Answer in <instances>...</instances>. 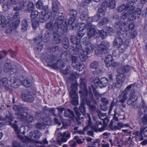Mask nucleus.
Listing matches in <instances>:
<instances>
[{
	"instance_id": "obj_1",
	"label": "nucleus",
	"mask_w": 147,
	"mask_h": 147,
	"mask_svg": "<svg viewBox=\"0 0 147 147\" xmlns=\"http://www.w3.org/2000/svg\"><path fill=\"white\" fill-rule=\"evenodd\" d=\"M90 91L89 96H84L81 98L82 100V102L81 103L80 106L78 109L77 107L74 108L77 118L78 119H83L86 115V109L84 106V104H86L89 107L90 110L92 114H94L97 111V109L96 106L93 105H91L90 102H92L94 104H96L97 103L94 98L93 94H92L90 88H89Z\"/></svg>"
},
{
	"instance_id": "obj_2",
	"label": "nucleus",
	"mask_w": 147,
	"mask_h": 147,
	"mask_svg": "<svg viewBox=\"0 0 147 147\" xmlns=\"http://www.w3.org/2000/svg\"><path fill=\"white\" fill-rule=\"evenodd\" d=\"M78 84L75 82L71 83L70 86L71 90L69 92V95L72 98V103L75 106L78 104V96L76 92L77 89Z\"/></svg>"
},
{
	"instance_id": "obj_3",
	"label": "nucleus",
	"mask_w": 147,
	"mask_h": 147,
	"mask_svg": "<svg viewBox=\"0 0 147 147\" xmlns=\"http://www.w3.org/2000/svg\"><path fill=\"white\" fill-rule=\"evenodd\" d=\"M59 29L58 30L55 29L54 28H53V40L55 44H58L60 43L62 41L63 37L61 34H63L66 33L67 28H64V30Z\"/></svg>"
},
{
	"instance_id": "obj_4",
	"label": "nucleus",
	"mask_w": 147,
	"mask_h": 147,
	"mask_svg": "<svg viewBox=\"0 0 147 147\" xmlns=\"http://www.w3.org/2000/svg\"><path fill=\"white\" fill-rule=\"evenodd\" d=\"M86 29L88 30L87 34L88 36L91 37L95 36L97 34V30H96L94 26L92 25L91 23H88L87 24H85L82 23L80 26L79 28V30H83L84 29Z\"/></svg>"
},
{
	"instance_id": "obj_5",
	"label": "nucleus",
	"mask_w": 147,
	"mask_h": 147,
	"mask_svg": "<svg viewBox=\"0 0 147 147\" xmlns=\"http://www.w3.org/2000/svg\"><path fill=\"white\" fill-rule=\"evenodd\" d=\"M64 17L62 16H59L54 23L53 28H54L55 29L58 30L59 29L64 30L66 27V32L68 31V24L66 21L64 24Z\"/></svg>"
},
{
	"instance_id": "obj_6",
	"label": "nucleus",
	"mask_w": 147,
	"mask_h": 147,
	"mask_svg": "<svg viewBox=\"0 0 147 147\" xmlns=\"http://www.w3.org/2000/svg\"><path fill=\"white\" fill-rule=\"evenodd\" d=\"M93 81L96 86H98L101 88L105 87L109 83L108 79L105 77L100 78L96 77Z\"/></svg>"
},
{
	"instance_id": "obj_7",
	"label": "nucleus",
	"mask_w": 147,
	"mask_h": 147,
	"mask_svg": "<svg viewBox=\"0 0 147 147\" xmlns=\"http://www.w3.org/2000/svg\"><path fill=\"white\" fill-rule=\"evenodd\" d=\"M109 47V43L107 42H103L100 44L98 47V49L95 51L97 55L105 54L108 52Z\"/></svg>"
},
{
	"instance_id": "obj_8",
	"label": "nucleus",
	"mask_w": 147,
	"mask_h": 147,
	"mask_svg": "<svg viewBox=\"0 0 147 147\" xmlns=\"http://www.w3.org/2000/svg\"><path fill=\"white\" fill-rule=\"evenodd\" d=\"M80 86L82 89L79 92V93L81 94V97L87 96L88 95V90L86 87V80L85 78H80Z\"/></svg>"
},
{
	"instance_id": "obj_9",
	"label": "nucleus",
	"mask_w": 147,
	"mask_h": 147,
	"mask_svg": "<svg viewBox=\"0 0 147 147\" xmlns=\"http://www.w3.org/2000/svg\"><path fill=\"white\" fill-rule=\"evenodd\" d=\"M44 58L47 63V65L51 67L53 63L56 60L57 58L54 55L46 54L44 55Z\"/></svg>"
},
{
	"instance_id": "obj_10",
	"label": "nucleus",
	"mask_w": 147,
	"mask_h": 147,
	"mask_svg": "<svg viewBox=\"0 0 147 147\" xmlns=\"http://www.w3.org/2000/svg\"><path fill=\"white\" fill-rule=\"evenodd\" d=\"M21 97L23 101L28 102H32L34 100V97L29 92L22 94Z\"/></svg>"
},
{
	"instance_id": "obj_11",
	"label": "nucleus",
	"mask_w": 147,
	"mask_h": 147,
	"mask_svg": "<svg viewBox=\"0 0 147 147\" xmlns=\"http://www.w3.org/2000/svg\"><path fill=\"white\" fill-rule=\"evenodd\" d=\"M83 44L86 45L85 49L86 50L92 51L94 49V47L90 42V39L87 37H85L82 40Z\"/></svg>"
},
{
	"instance_id": "obj_12",
	"label": "nucleus",
	"mask_w": 147,
	"mask_h": 147,
	"mask_svg": "<svg viewBox=\"0 0 147 147\" xmlns=\"http://www.w3.org/2000/svg\"><path fill=\"white\" fill-rule=\"evenodd\" d=\"M125 76L124 74L122 73H119L116 76V81L117 84L116 83H113V85L115 88H118L119 86L118 85L122 83L125 80Z\"/></svg>"
},
{
	"instance_id": "obj_13",
	"label": "nucleus",
	"mask_w": 147,
	"mask_h": 147,
	"mask_svg": "<svg viewBox=\"0 0 147 147\" xmlns=\"http://www.w3.org/2000/svg\"><path fill=\"white\" fill-rule=\"evenodd\" d=\"M10 83V87L11 86L14 88H17L21 84V81L18 79H17L13 76H11L9 80Z\"/></svg>"
},
{
	"instance_id": "obj_14",
	"label": "nucleus",
	"mask_w": 147,
	"mask_h": 147,
	"mask_svg": "<svg viewBox=\"0 0 147 147\" xmlns=\"http://www.w3.org/2000/svg\"><path fill=\"white\" fill-rule=\"evenodd\" d=\"M51 67L54 69H61L65 67V64L63 61L61 60L56 59L55 62H54L52 65Z\"/></svg>"
},
{
	"instance_id": "obj_15",
	"label": "nucleus",
	"mask_w": 147,
	"mask_h": 147,
	"mask_svg": "<svg viewBox=\"0 0 147 147\" xmlns=\"http://www.w3.org/2000/svg\"><path fill=\"white\" fill-rule=\"evenodd\" d=\"M92 51L89 50H86L85 49H84L82 52H80L79 57L80 60L82 61H85L87 58V55Z\"/></svg>"
},
{
	"instance_id": "obj_16",
	"label": "nucleus",
	"mask_w": 147,
	"mask_h": 147,
	"mask_svg": "<svg viewBox=\"0 0 147 147\" xmlns=\"http://www.w3.org/2000/svg\"><path fill=\"white\" fill-rule=\"evenodd\" d=\"M60 136L61 138L60 140L58 141L60 145L61 144V142H65L70 137V134L68 132H64L63 133H61Z\"/></svg>"
},
{
	"instance_id": "obj_17",
	"label": "nucleus",
	"mask_w": 147,
	"mask_h": 147,
	"mask_svg": "<svg viewBox=\"0 0 147 147\" xmlns=\"http://www.w3.org/2000/svg\"><path fill=\"white\" fill-rule=\"evenodd\" d=\"M136 83H134L133 84H130L129 86L127 87L124 90V92L127 94H129L130 96H131L135 95L136 92V91L134 89H131L132 88L134 87Z\"/></svg>"
},
{
	"instance_id": "obj_18",
	"label": "nucleus",
	"mask_w": 147,
	"mask_h": 147,
	"mask_svg": "<svg viewBox=\"0 0 147 147\" xmlns=\"http://www.w3.org/2000/svg\"><path fill=\"white\" fill-rule=\"evenodd\" d=\"M42 134L38 130L31 131L30 134V139L32 140L36 141L41 136Z\"/></svg>"
},
{
	"instance_id": "obj_19",
	"label": "nucleus",
	"mask_w": 147,
	"mask_h": 147,
	"mask_svg": "<svg viewBox=\"0 0 147 147\" xmlns=\"http://www.w3.org/2000/svg\"><path fill=\"white\" fill-rule=\"evenodd\" d=\"M138 97L136 95L130 96L127 101V104L128 105L133 107L135 106L137 104Z\"/></svg>"
},
{
	"instance_id": "obj_20",
	"label": "nucleus",
	"mask_w": 147,
	"mask_h": 147,
	"mask_svg": "<svg viewBox=\"0 0 147 147\" xmlns=\"http://www.w3.org/2000/svg\"><path fill=\"white\" fill-rule=\"evenodd\" d=\"M72 65L75 68H78L79 71L82 70V69H81L80 67L81 66V64L79 62H78L77 57L72 56L71 57Z\"/></svg>"
},
{
	"instance_id": "obj_21",
	"label": "nucleus",
	"mask_w": 147,
	"mask_h": 147,
	"mask_svg": "<svg viewBox=\"0 0 147 147\" xmlns=\"http://www.w3.org/2000/svg\"><path fill=\"white\" fill-rule=\"evenodd\" d=\"M52 14L54 16H58L59 14V7L58 3L55 1H53L52 3Z\"/></svg>"
},
{
	"instance_id": "obj_22",
	"label": "nucleus",
	"mask_w": 147,
	"mask_h": 147,
	"mask_svg": "<svg viewBox=\"0 0 147 147\" xmlns=\"http://www.w3.org/2000/svg\"><path fill=\"white\" fill-rule=\"evenodd\" d=\"M26 0H23L22 3L20 2L18 5L14 7L13 10L15 11H18L21 10H26Z\"/></svg>"
},
{
	"instance_id": "obj_23",
	"label": "nucleus",
	"mask_w": 147,
	"mask_h": 147,
	"mask_svg": "<svg viewBox=\"0 0 147 147\" xmlns=\"http://www.w3.org/2000/svg\"><path fill=\"white\" fill-rule=\"evenodd\" d=\"M4 87L6 90H9L10 85L8 83V80L6 78H4L0 81V87Z\"/></svg>"
},
{
	"instance_id": "obj_24",
	"label": "nucleus",
	"mask_w": 147,
	"mask_h": 147,
	"mask_svg": "<svg viewBox=\"0 0 147 147\" xmlns=\"http://www.w3.org/2000/svg\"><path fill=\"white\" fill-rule=\"evenodd\" d=\"M139 123L142 127L146 126L147 124V115H144L142 117L138 118Z\"/></svg>"
},
{
	"instance_id": "obj_25",
	"label": "nucleus",
	"mask_w": 147,
	"mask_h": 147,
	"mask_svg": "<svg viewBox=\"0 0 147 147\" xmlns=\"http://www.w3.org/2000/svg\"><path fill=\"white\" fill-rule=\"evenodd\" d=\"M82 51L83 50L80 41H78V42L76 44V48L73 50V53L75 55H77L80 53V52Z\"/></svg>"
},
{
	"instance_id": "obj_26",
	"label": "nucleus",
	"mask_w": 147,
	"mask_h": 147,
	"mask_svg": "<svg viewBox=\"0 0 147 147\" xmlns=\"http://www.w3.org/2000/svg\"><path fill=\"white\" fill-rule=\"evenodd\" d=\"M141 13V10L140 8H137L136 10L135 11L134 13L131 15V19L129 20V18H128L129 21L134 20L136 18H138Z\"/></svg>"
},
{
	"instance_id": "obj_27",
	"label": "nucleus",
	"mask_w": 147,
	"mask_h": 147,
	"mask_svg": "<svg viewBox=\"0 0 147 147\" xmlns=\"http://www.w3.org/2000/svg\"><path fill=\"white\" fill-rule=\"evenodd\" d=\"M113 42L114 46L119 48L123 45V41L120 36H117L114 39Z\"/></svg>"
},
{
	"instance_id": "obj_28",
	"label": "nucleus",
	"mask_w": 147,
	"mask_h": 147,
	"mask_svg": "<svg viewBox=\"0 0 147 147\" xmlns=\"http://www.w3.org/2000/svg\"><path fill=\"white\" fill-rule=\"evenodd\" d=\"M113 61L112 56L111 55H109L107 56L105 59L104 62L106 66L107 67H111L112 62Z\"/></svg>"
},
{
	"instance_id": "obj_29",
	"label": "nucleus",
	"mask_w": 147,
	"mask_h": 147,
	"mask_svg": "<svg viewBox=\"0 0 147 147\" xmlns=\"http://www.w3.org/2000/svg\"><path fill=\"white\" fill-rule=\"evenodd\" d=\"M64 116L65 117H69L71 118L76 117L77 121L79 120L77 119V116L76 117L75 116L74 113L69 109H68L65 110L64 113Z\"/></svg>"
},
{
	"instance_id": "obj_30",
	"label": "nucleus",
	"mask_w": 147,
	"mask_h": 147,
	"mask_svg": "<svg viewBox=\"0 0 147 147\" xmlns=\"http://www.w3.org/2000/svg\"><path fill=\"white\" fill-rule=\"evenodd\" d=\"M130 67L129 65H125L117 69V72L119 73H122L128 72L130 69Z\"/></svg>"
},
{
	"instance_id": "obj_31",
	"label": "nucleus",
	"mask_w": 147,
	"mask_h": 147,
	"mask_svg": "<svg viewBox=\"0 0 147 147\" xmlns=\"http://www.w3.org/2000/svg\"><path fill=\"white\" fill-rule=\"evenodd\" d=\"M4 71L6 72H8L13 69L11 67V61L7 59L5 61L4 66Z\"/></svg>"
},
{
	"instance_id": "obj_32",
	"label": "nucleus",
	"mask_w": 147,
	"mask_h": 147,
	"mask_svg": "<svg viewBox=\"0 0 147 147\" xmlns=\"http://www.w3.org/2000/svg\"><path fill=\"white\" fill-rule=\"evenodd\" d=\"M52 15L51 13H48V14H45L42 13L39 17V21L41 22H43L48 20Z\"/></svg>"
},
{
	"instance_id": "obj_33",
	"label": "nucleus",
	"mask_w": 147,
	"mask_h": 147,
	"mask_svg": "<svg viewBox=\"0 0 147 147\" xmlns=\"http://www.w3.org/2000/svg\"><path fill=\"white\" fill-rule=\"evenodd\" d=\"M65 78L67 86H69L72 81L75 79V74L72 73L69 76H65Z\"/></svg>"
},
{
	"instance_id": "obj_34",
	"label": "nucleus",
	"mask_w": 147,
	"mask_h": 147,
	"mask_svg": "<svg viewBox=\"0 0 147 147\" xmlns=\"http://www.w3.org/2000/svg\"><path fill=\"white\" fill-rule=\"evenodd\" d=\"M61 57L65 61H67L70 58L69 52L67 51H63L61 54Z\"/></svg>"
},
{
	"instance_id": "obj_35",
	"label": "nucleus",
	"mask_w": 147,
	"mask_h": 147,
	"mask_svg": "<svg viewBox=\"0 0 147 147\" xmlns=\"http://www.w3.org/2000/svg\"><path fill=\"white\" fill-rule=\"evenodd\" d=\"M21 30L24 32L27 30L28 26V21L26 19L23 20L21 24Z\"/></svg>"
},
{
	"instance_id": "obj_36",
	"label": "nucleus",
	"mask_w": 147,
	"mask_h": 147,
	"mask_svg": "<svg viewBox=\"0 0 147 147\" xmlns=\"http://www.w3.org/2000/svg\"><path fill=\"white\" fill-rule=\"evenodd\" d=\"M17 121L15 120L14 123L12 124L10 121H8L6 122V124L7 125H11L12 127L15 131L17 133L18 132V126L16 123H17Z\"/></svg>"
},
{
	"instance_id": "obj_37",
	"label": "nucleus",
	"mask_w": 147,
	"mask_h": 147,
	"mask_svg": "<svg viewBox=\"0 0 147 147\" xmlns=\"http://www.w3.org/2000/svg\"><path fill=\"white\" fill-rule=\"evenodd\" d=\"M35 119L32 114L30 113V114L27 115L25 123L29 124L34 122L35 121Z\"/></svg>"
},
{
	"instance_id": "obj_38",
	"label": "nucleus",
	"mask_w": 147,
	"mask_h": 147,
	"mask_svg": "<svg viewBox=\"0 0 147 147\" xmlns=\"http://www.w3.org/2000/svg\"><path fill=\"white\" fill-rule=\"evenodd\" d=\"M15 115L17 116L18 119H20L24 123L25 122L26 116L20 113H15Z\"/></svg>"
},
{
	"instance_id": "obj_39",
	"label": "nucleus",
	"mask_w": 147,
	"mask_h": 147,
	"mask_svg": "<svg viewBox=\"0 0 147 147\" xmlns=\"http://www.w3.org/2000/svg\"><path fill=\"white\" fill-rule=\"evenodd\" d=\"M100 13H101L102 14H103V13H104V11H102V10H99L98 12L92 17V21L96 22L100 20L101 18V16L100 15Z\"/></svg>"
},
{
	"instance_id": "obj_40",
	"label": "nucleus",
	"mask_w": 147,
	"mask_h": 147,
	"mask_svg": "<svg viewBox=\"0 0 147 147\" xmlns=\"http://www.w3.org/2000/svg\"><path fill=\"white\" fill-rule=\"evenodd\" d=\"M26 11L28 12L31 13L34 9V5L31 2H29L28 4L26 3Z\"/></svg>"
},
{
	"instance_id": "obj_41",
	"label": "nucleus",
	"mask_w": 147,
	"mask_h": 147,
	"mask_svg": "<svg viewBox=\"0 0 147 147\" xmlns=\"http://www.w3.org/2000/svg\"><path fill=\"white\" fill-rule=\"evenodd\" d=\"M127 94L125 92H124V91L119 96L118 98H119V99H120V102L122 103L125 102V100L127 97Z\"/></svg>"
},
{
	"instance_id": "obj_42",
	"label": "nucleus",
	"mask_w": 147,
	"mask_h": 147,
	"mask_svg": "<svg viewBox=\"0 0 147 147\" xmlns=\"http://www.w3.org/2000/svg\"><path fill=\"white\" fill-rule=\"evenodd\" d=\"M130 6L129 5V4L127 3L126 5L123 4L118 7L117 11L119 12H121L125 9H127L130 7Z\"/></svg>"
},
{
	"instance_id": "obj_43",
	"label": "nucleus",
	"mask_w": 147,
	"mask_h": 147,
	"mask_svg": "<svg viewBox=\"0 0 147 147\" xmlns=\"http://www.w3.org/2000/svg\"><path fill=\"white\" fill-rule=\"evenodd\" d=\"M89 88H90L91 90H92L95 96V97H96V99L97 100H99L98 97H100V94L96 90V89L94 88V86L93 85H91V87L89 86ZM88 92L89 93L90 91H89V88H88ZM91 92H92V91H91ZM89 95H88V96H89Z\"/></svg>"
},
{
	"instance_id": "obj_44",
	"label": "nucleus",
	"mask_w": 147,
	"mask_h": 147,
	"mask_svg": "<svg viewBox=\"0 0 147 147\" xmlns=\"http://www.w3.org/2000/svg\"><path fill=\"white\" fill-rule=\"evenodd\" d=\"M63 47L65 49H67L69 46V42L68 38L66 37L63 38V40L62 42Z\"/></svg>"
},
{
	"instance_id": "obj_45",
	"label": "nucleus",
	"mask_w": 147,
	"mask_h": 147,
	"mask_svg": "<svg viewBox=\"0 0 147 147\" xmlns=\"http://www.w3.org/2000/svg\"><path fill=\"white\" fill-rule=\"evenodd\" d=\"M99 66V63L98 61H93L90 64V67L91 68L96 69Z\"/></svg>"
},
{
	"instance_id": "obj_46",
	"label": "nucleus",
	"mask_w": 147,
	"mask_h": 147,
	"mask_svg": "<svg viewBox=\"0 0 147 147\" xmlns=\"http://www.w3.org/2000/svg\"><path fill=\"white\" fill-rule=\"evenodd\" d=\"M97 35L99 36L102 39L106 38L107 36L106 32H105L103 30H97Z\"/></svg>"
},
{
	"instance_id": "obj_47",
	"label": "nucleus",
	"mask_w": 147,
	"mask_h": 147,
	"mask_svg": "<svg viewBox=\"0 0 147 147\" xmlns=\"http://www.w3.org/2000/svg\"><path fill=\"white\" fill-rule=\"evenodd\" d=\"M109 22V21L108 18L104 17L102 18L98 24L100 26H102L108 24Z\"/></svg>"
},
{
	"instance_id": "obj_48",
	"label": "nucleus",
	"mask_w": 147,
	"mask_h": 147,
	"mask_svg": "<svg viewBox=\"0 0 147 147\" xmlns=\"http://www.w3.org/2000/svg\"><path fill=\"white\" fill-rule=\"evenodd\" d=\"M14 117L11 114H10L9 115H7L5 117H0V120H7V119L11 121H13L14 119Z\"/></svg>"
},
{
	"instance_id": "obj_49",
	"label": "nucleus",
	"mask_w": 147,
	"mask_h": 147,
	"mask_svg": "<svg viewBox=\"0 0 147 147\" xmlns=\"http://www.w3.org/2000/svg\"><path fill=\"white\" fill-rule=\"evenodd\" d=\"M128 17L127 18V20L128 21H129L128 18H129V20L130 19H131V16H129V14L128 13L127 11L126 10H125L121 14V18L122 19L124 20L127 17Z\"/></svg>"
},
{
	"instance_id": "obj_50",
	"label": "nucleus",
	"mask_w": 147,
	"mask_h": 147,
	"mask_svg": "<svg viewBox=\"0 0 147 147\" xmlns=\"http://www.w3.org/2000/svg\"><path fill=\"white\" fill-rule=\"evenodd\" d=\"M69 15L73 18H76L77 13L76 11L74 9H70L69 10Z\"/></svg>"
},
{
	"instance_id": "obj_51",
	"label": "nucleus",
	"mask_w": 147,
	"mask_h": 147,
	"mask_svg": "<svg viewBox=\"0 0 147 147\" xmlns=\"http://www.w3.org/2000/svg\"><path fill=\"white\" fill-rule=\"evenodd\" d=\"M59 48L58 46L51 47L48 48V50L51 53H53L59 50Z\"/></svg>"
},
{
	"instance_id": "obj_52",
	"label": "nucleus",
	"mask_w": 147,
	"mask_h": 147,
	"mask_svg": "<svg viewBox=\"0 0 147 147\" xmlns=\"http://www.w3.org/2000/svg\"><path fill=\"white\" fill-rule=\"evenodd\" d=\"M133 5L129 4V5L130 6V7L129 8V9L126 10L129 14V16H131V15L134 13L135 9V7L134 6H133Z\"/></svg>"
},
{
	"instance_id": "obj_53",
	"label": "nucleus",
	"mask_w": 147,
	"mask_h": 147,
	"mask_svg": "<svg viewBox=\"0 0 147 147\" xmlns=\"http://www.w3.org/2000/svg\"><path fill=\"white\" fill-rule=\"evenodd\" d=\"M107 6L111 9H113L115 7V2L113 0H108L107 1Z\"/></svg>"
},
{
	"instance_id": "obj_54",
	"label": "nucleus",
	"mask_w": 147,
	"mask_h": 147,
	"mask_svg": "<svg viewBox=\"0 0 147 147\" xmlns=\"http://www.w3.org/2000/svg\"><path fill=\"white\" fill-rule=\"evenodd\" d=\"M35 126L36 128L39 129H44L45 127L43 123L41 122H38L35 124Z\"/></svg>"
},
{
	"instance_id": "obj_55",
	"label": "nucleus",
	"mask_w": 147,
	"mask_h": 147,
	"mask_svg": "<svg viewBox=\"0 0 147 147\" xmlns=\"http://www.w3.org/2000/svg\"><path fill=\"white\" fill-rule=\"evenodd\" d=\"M70 67L69 66H67L66 68L65 69H61V72L64 75H67L69 74L70 72Z\"/></svg>"
},
{
	"instance_id": "obj_56",
	"label": "nucleus",
	"mask_w": 147,
	"mask_h": 147,
	"mask_svg": "<svg viewBox=\"0 0 147 147\" xmlns=\"http://www.w3.org/2000/svg\"><path fill=\"white\" fill-rule=\"evenodd\" d=\"M10 7V5L7 2L3 4L2 9L3 11H6L9 10Z\"/></svg>"
},
{
	"instance_id": "obj_57",
	"label": "nucleus",
	"mask_w": 147,
	"mask_h": 147,
	"mask_svg": "<svg viewBox=\"0 0 147 147\" xmlns=\"http://www.w3.org/2000/svg\"><path fill=\"white\" fill-rule=\"evenodd\" d=\"M23 86L26 87H29L31 85V83L30 80L25 79L22 82Z\"/></svg>"
},
{
	"instance_id": "obj_58",
	"label": "nucleus",
	"mask_w": 147,
	"mask_h": 147,
	"mask_svg": "<svg viewBox=\"0 0 147 147\" xmlns=\"http://www.w3.org/2000/svg\"><path fill=\"white\" fill-rule=\"evenodd\" d=\"M138 114V117H141L142 115H144L146 111H144V109L141 108L140 107H138L137 109Z\"/></svg>"
},
{
	"instance_id": "obj_59",
	"label": "nucleus",
	"mask_w": 147,
	"mask_h": 147,
	"mask_svg": "<svg viewBox=\"0 0 147 147\" xmlns=\"http://www.w3.org/2000/svg\"><path fill=\"white\" fill-rule=\"evenodd\" d=\"M28 108L27 107H23L22 105H21L20 112L23 113H26V115L29 114V112L28 111Z\"/></svg>"
},
{
	"instance_id": "obj_60",
	"label": "nucleus",
	"mask_w": 147,
	"mask_h": 147,
	"mask_svg": "<svg viewBox=\"0 0 147 147\" xmlns=\"http://www.w3.org/2000/svg\"><path fill=\"white\" fill-rule=\"evenodd\" d=\"M76 34V37L78 40V41H80V40L82 37L84 35V33H83L82 31L83 30H80Z\"/></svg>"
},
{
	"instance_id": "obj_61",
	"label": "nucleus",
	"mask_w": 147,
	"mask_h": 147,
	"mask_svg": "<svg viewBox=\"0 0 147 147\" xmlns=\"http://www.w3.org/2000/svg\"><path fill=\"white\" fill-rule=\"evenodd\" d=\"M90 128L92 130L94 131L95 132H97L98 131L100 132L103 131L105 129V127L104 126H102L101 128H99L98 129L97 127L95 126H94L93 125L91 126Z\"/></svg>"
},
{
	"instance_id": "obj_62",
	"label": "nucleus",
	"mask_w": 147,
	"mask_h": 147,
	"mask_svg": "<svg viewBox=\"0 0 147 147\" xmlns=\"http://www.w3.org/2000/svg\"><path fill=\"white\" fill-rule=\"evenodd\" d=\"M128 26L125 22L121 24L120 30L123 31H127Z\"/></svg>"
},
{
	"instance_id": "obj_63",
	"label": "nucleus",
	"mask_w": 147,
	"mask_h": 147,
	"mask_svg": "<svg viewBox=\"0 0 147 147\" xmlns=\"http://www.w3.org/2000/svg\"><path fill=\"white\" fill-rule=\"evenodd\" d=\"M139 107L142 108V109H144V111H146V110H147V106L143 100H142L141 102V103L139 104Z\"/></svg>"
},
{
	"instance_id": "obj_64",
	"label": "nucleus",
	"mask_w": 147,
	"mask_h": 147,
	"mask_svg": "<svg viewBox=\"0 0 147 147\" xmlns=\"http://www.w3.org/2000/svg\"><path fill=\"white\" fill-rule=\"evenodd\" d=\"M140 131V135L143 134L145 136H147V127L145 128H141Z\"/></svg>"
}]
</instances>
